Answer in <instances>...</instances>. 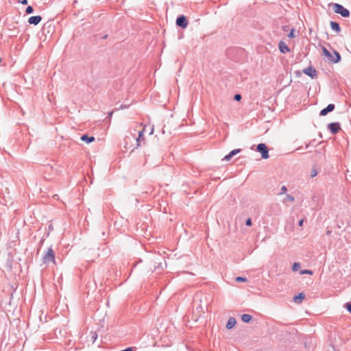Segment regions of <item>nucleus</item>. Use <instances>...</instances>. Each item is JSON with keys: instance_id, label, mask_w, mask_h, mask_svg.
<instances>
[{"instance_id": "20", "label": "nucleus", "mask_w": 351, "mask_h": 351, "mask_svg": "<svg viewBox=\"0 0 351 351\" xmlns=\"http://www.w3.org/2000/svg\"><path fill=\"white\" fill-rule=\"evenodd\" d=\"M34 12V8L32 6L29 5L26 8L25 13L27 14H32Z\"/></svg>"}, {"instance_id": "9", "label": "nucleus", "mask_w": 351, "mask_h": 351, "mask_svg": "<svg viewBox=\"0 0 351 351\" xmlns=\"http://www.w3.org/2000/svg\"><path fill=\"white\" fill-rule=\"evenodd\" d=\"M279 50L282 53H286L290 51L289 47L283 41H280L278 44Z\"/></svg>"}, {"instance_id": "22", "label": "nucleus", "mask_w": 351, "mask_h": 351, "mask_svg": "<svg viewBox=\"0 0 351 351\" xmlns=\"http://www.w3.org/2000/svg\"><path fill=\"white\" fill-rule=\"evenodd\" d=\"M313 273V271L309 270V269H303V270L300 271V274H310V275H312Z\"/></svg>"}, {"instance_id": "10", "label": "nucleus", "mask_w": 351, "mask_h": 351, "mask_svg": "<svg viewBox=\"0 0 351 351\" xmlns=\"http://www.w3.org/2000/svg\"><path fill=\"white\" fill-rule=\"evenodd\" d=\"M333 53L335 55V57L332 56V58H330V61L332 62V63L339 62L341 59L340 53L336 50H333Z\"/></svg>"}, {"instance_id": "34", "label": "nucleus", "mask_w": 351, "mask_h": 351, "mask_svg": "<svg viewBox=\"0 0 351 351\" xmlns=\"http://www.w3.org/2000/svg\"><path fill=\"white\" fill-rule=\"evenodd\" d=\"M107 37H108V35H105V36H103V38L106 39Z\"/></svg>"}, {"instance_id": "12", "label": "nucleus", "mask_w": 351, "mask_h": 351, "mask_svg": "<svg viewBox=\"0 0 351 351\" xmlns=\"http://www.w3.org/2000/svg\"><path fill=\"white\" fill-rule=\"evenodd\" d=\"M331 29L336 32L337 33H339L341 32V27L339 24L335 21H330V23Z\"/></svg>"}, {"instance_id": "15", "label": "nucleus", "mask_w": 351, "mask_h": 351, "mask_svg": "<svg viewBox=\"0 0 351 351\" xmlns=\"http://www.w3.org/2000/svg\"><path fill=\"white\" fill-rule=\"evenodd\" d=\"M252 319V315L249 314H243L241 316V320L245 323H249Z\"/></svg>"}, {"instance_id": "23", "label": "nucleus", "mask_w": 351, "mask_h": 351, "mask_svg": "<svg viewBox=\"0 0 351 351\" xmlns=\"http://www.w3.org/2000/svg\"><path fill=\"white\" fill-rule=\"evenodd\" d=\"M236 282H246L247 281V278H245V277H242V276H238L235 279Z\"/></svg>"}, {"instance_id": "13", "label": "nucleus", "mask_w": 351, "mask_h": 351, "mask_svg": "<svg viewBox=\"0 0 351 351\" xmlns=\"http://www.w3.org/2000/svg\"><path fill=\"white\" fill-rule=\"evenodd\" d=\"M80 139L82 141H84L87 143H90L92 142H93L95 141V137L94 136H89L88 134H83L81 137H80Z\"/></svg>"}, {"instance_id": "21", "label": "nucleus", "mask_w": 351, "mask_h": 351, "mask_svg": "<svg viewBox=\"0 0 351 351\" xmlns=\"http://www.w3.org/2000/svg\"><path fill=\"white\" fill-rule=\"evenodd\" d=\"M343 306L350 313H351V302H346Z\"/></svg>"}, {"instance_id": "33", "label": "nucleus", "mask_w": 351, "mask_h": 351, "mask_svg": "<svg viewBox=\"0 0 351 351\" xmlns=\"http://www.w3.org/2000/svg\"><path fill=\"white\" fill-rule=\"evenodd\" d=\"M21 3L23 4V5H27L28 3V1L27 0H22L21 1Z\"/></svg>"}, {"instance_id": "25", "label": "nucleus", "mask_w": 351, "mask_h": 351, "mask_svg": "<svg viewBox=\"0 0 351 351\" xmlns=\"http://www.w3.org/2000/svg\"><path fill=\"white\" fill-rule=\"evenodd\" d=\"M242 97L240 94H236L234 97V99L235 101H239L241 99Z\"/></svg>"}, {"instance_id": "7", "label": "nucleus", "mask_w": 351, "mask_h": 351, "mask_svg": "<svg viewBox=\"0 0 351 351\" xmlns=\"http://www.w3.org/2000/svg\"><path fill=\"white\" fill-rule=\"evenodd\" d=\"M335 106L332 104H328L325 108L322 109L320 112V116H326L328 113L334 110Z\"/></svg>"}, {"instance_id": "26", "label": "nucleus", "mask_w": 351, "mask_h": 351, "mask_svg": "<svg viewBox=\"0 0 351 351\" xmlns=\"http://www.w3.org/2000/svg\"><path fill=\"white\" fill-rule=\"evenodd\" d=\"M317 170H316L315 168H313V169L311 170V178H313V177L316 176H317Z\"/></svg>"}, {"instance_id": "39", "label": "nucleus", "mask_w": 351, "mask_h": 351, "mask_svg": "<svg viewBox=\"0 0 351 351\" xmlns=\"http://www.w3.org/2000/svg\"><path fill=\"white\" fill-rule=\"evenodd\" d=\"M1 62V58H0V62Z\"/></svg>"}, {"instance_id": "28", "label": "nucleus", "mask_w": 351, "mask_h": 351, "mask_svg": "<svg viewBox=\"0 0 351 351\" xmlns=\"http://www.w3.org/2000/svg\"><path fill=\"white\" fill-rule=\"evenodd\" d=\"M231 158H232V156L230 154H227L226 156H224V158H223V160L228 161Z\"/></svg>"}, {"instance_id": "29", "label": "nucleus", "mask_w": 351, "mask_h": 351, "mask_svg": "<svg viewBox=\"0 0 351 351\" xmlns=\"http://www.w3.org/2000/svg\"><path fill=\"white\" fill-rule=\"evenodd\" d=\"M286 199L293 202L295 199L293 196L290 195H287Z\"/></svg>"}, {"instance_id": "37", "label": "nucleus", "mask_w": 351, "mask_h": 351, "mask_svg": "<svg viewBox=\"0 0 351 351\" xmlns=\"http://www.w3.org/2000/svg\"><path fill=\"white\" fill-rule=\"evenodd\" d=\"M308 146H309V144L306 145V148H308Z\"/></svg>"}, {"instance_id": "32", "label": "nucleus", "mask_w": 351, "mask_h": 351, "mask_svg": "<svg viewBox=\"0 0 351 351\" xmlns=\"http://www.w3.org/2000/svg\"><path fill=\"white\" fill-rule=\"evenodd\" d=\"M303 223H304V219H300V220L299 221V222H298V225H299L300 226H302Z\"/></svg>"}, {"instance_id": "36", "label": "nucleus", "mask_w": 351, "mask_h": 351, "mask_svg": "<svg viewBox=\"0 0 351 351\" xmlns=\"http://www.w3.org/2000/svg\"><path fill=\"white\" fill-rule=\"evenodd\" d=\"M326 234H330V231H329V230H328V231H327V232H326Z\"/></svg>"}, {"instance_id": "24", "label": "nucleus", "mask_w": 351, "mask_h": 351, "mask_svg": "<svg viewBox=\"0 0 351 351\" xmlns=\"http://www.w3.org/2000/svg\"><path fill=\"white\" fill-rule=\"evenodd\" d=\"M288 37L290 38H293L295 37V29L294 28L291 29V30L290 31L289 34H288Z\"/></svg>"}, {"instance_id": "19", "label": "nucleus", "mask_w": 351, "mask_h": 351, "mask_svg": "<svg viewBox=\"0 0 351 351\" xmlns=\"http://www.w3.org/2000/svg\"><path fill=\"white\" fill-rule=\"evenodd\" d=\"M143 132H144V130L138 132V137L136 138L137 146H140L139 141H140V139L143 136Z\"/></svg>"}, {"instance_id": "11", "label": "nucleus", "mask_w": 351, "mask_h": 351, "mask_svg": "<svg viewBox=\"0 0 351 351\" xmlns=\"http://www.w3.org/2000/svg\"><path fill=\"white\" fill-rule=\"evenodd\" d=\"M305 298V294L304 293H299L293 298V301L295 303L300 304Z\"/></svg>"}, {"instance_id": "3", "label": "nucleus", "mask_w": 351, "mask_h": 351, "mask_svg": "<svg viewBox=\"0 0 351 351\" xmlns=\"http://www.w3.org/2000/svg\"><path fill=\"white\" fill-rule=\"evenodd\" d=\"M256 151L258 152L262 158L267 159L269 157V149L265 143H259L256 146Z\"/></svg>"}, {"instance_id": "30", "label": "nucleus", "mask_w": 351, "mask_h": 351, "mask_svg": "<svg viewBox=\"0 0 351 351\" xmlns=\"http://www.w3.org/2000/svg\"><path fill=\"white\" fill-rule=\"evenodd\" d=\"M92 340L93 342L95 341V340L97 339V335L96 334V332H93V335H92Z\"/></svg>"}, {"instance_id": "8", "label": "nucleus", "mask_w": 351, "mask_h": 351, "mask_svg": "<svg viewBox=\"0 0 351 351\" xmlns=\"http://www.w3.org/2000/svg\"><path fill=\"white\" fill-rule=\"evenodd\" d=\"M41 20L42 17L40 16H33L28 19V23L31 25H37Z\"/></svg>"}, {"instance_id": "14", "label": "nucleus", "mask_w": 351, "mask_h": 351, "mask_svg": "<svg viewBox=\"0 0 351 351\" xmlns=\"http://www.w3.org/2000/svg\"><path fill=\"white\" fill-rule=\"evenodd\" d=\"M236 323V319L234 317H230L226 323V328H232L235 326Z\"/></svg>"}, {"instance_id": "27", "label": "nucleus", "mask_w": 351, "mask_h": 351, "mask_svg": "<svg viewBox=\"0 0 351 351\" xmlns=\"http://www.w3.org/2000/svg\"><path fill=\"white\" fill-rule=\"evenodd\" d=\"M252 224L251 218H248L245 221V225L247 226H251Z\"/></svg>"}, {"instance_id": "5", "label": "nucleus", "mask_w": 351, "mask_h": 351, "mask_svg": "<svg viewBox=\"0 0 351 351\" xmlns=\"http://www.w3.org/2000/svg\"><path fill=\"white\" fill-rule=\"evenodd\" d=\"M176 25L183 29L186 28L189 24L187 19L184 15H180L176 19Z\"/></svg>"}, {"instance_id": "6", "label": "nucleus", "mask_w": 351, "mask_h": 351, "mask_svg": "<svg viewBox=\"0 0 351 351\" xmlns=\"http://www.w3.org/2000/svg\"><path fill=\"white\" fill-rule=\"evenodd\" d=\"M303 73L313 79L315 78L317 75L316 69L312 66H309L307 68L304 69L303 70Z\"/></svg>"}, {"instance_id": "17", "label": "nucleus", "mask_w": 351, "mask_h": 351, "mask_svg": "<svg viewBox=\"0 0 351 351\" xmlns=\"http://www.w3.org/2000/svg\"><path fill=\"white\" fill-rule=\"evenodd\" d=\"M301 267V265L300 263H294L293 266H292V270L293 271H297L298 270H299Z\"/></svg>"}, {"instance_id": "31", "label": "nucleus", "mask_w": 351, "mask_h": 351, "mask_svg": "<svg viewBox=\"0 0 351 351\" xmlns=\"http://www.w3.org/2000/svg\"><path fill=\"white\" fill-rule=\"evenodd\" d=\"M287 191V189L285 186H282L281 187V192L280 194L285 193Z\"/></svg>"}, {"instance_id": "16", "label": "nucleus", "mask_w": 351, "mask_h": 351, "mask_svg": "<svg viewBox=\"0 0 351 351\" xmlns=\"http://www.w3.org/2000/svg\"><path fill=\"white\" fill-rule=\"evenodd\" d=\"M322 50L325 56H326L328 60H330V58H332V55L330 53V52L324 46L322 47Z\"/></svg>"}, {"instance_id": "2", "label": "nucleus", "mask_w": 351, "mask_h": 351, "mask_svg": "<svg viewBox=\"0 0 351 351\" xmlns=\"http://www.w3.org/2000/svg\"><path fill=\"white\" fill-rule=\"evenodd\" d=\"M43 263H55V254L51 247L47 249V252L43 257Z\"/></svg>"}, {"instance_id": "1", "label": "nucleus", "mask_w": 351, "mask_h": 351, "mask_svg": "<svg viewBox=\"0 0 351 351\" xmlns=\"http://www.w3.org/2000/svg\"><path fill=\"white\" fill-rule=\"evenodd\" d=\"M330 5L333 7L334 12L336 14H339L344 18L350 16V11L347 8H344L342 5L339 3H331Z\"/></svg>"}, {"instance_id": "35", "label": "nucleus", "mask_w": 351, "mask_h": 351, "mask_svg": "<svg viewBox=\"0 0 351 351\" xmlns=\"http://www.w3.org/2000/svg\"><path fill=\"white\" fill-rule=\"evenodd\" d=\"M112 113H113L112 112H110L109 113V117H111V116H112Z\"/></svg>"}, {"instance_id": "4", "label": "nucleus", "mask_w": 351, "mask_h": 351, "mask_svg": "<svg viewBox=\"0 0 351 351\" xmlns=\"http://www.w3.org/2000/svg\"><path fill=\"white\" fill-rule=\"evenodd\" d=\"M327 128L332 134H336L341 130L340 124L338 122L329 123L327 125Z\"/></svg>"}, {"instance_id": "18", "label": "nucleus", "mask_w": 351, "mask_h": 351, "mask_svg": "<svg viewBox=\"0 0 351 351\" xmlns=\"http://www.w3.org/2000/svg\"><path fill=\"white\" fill-rule=\"evenodd\" d=\"M241 152V149H235L232 150L229 154L232 156V158Z\"/></svg>"}, {"instance_id": "38", "label": "nucleus", "mask_w": 351, "mask_h": 351, "mask_svg": "<svg viewBox=\"0 0 351 351\" xmlns=\"http://www.w3.org/2000/svg\"><path fill=\"white\" fill-rule=\"evenodd\" d=\"M73 3L77 4V1H75Z\"/></svg>"}]
</instances>
